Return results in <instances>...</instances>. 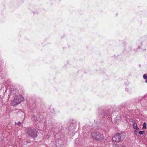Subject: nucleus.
<instances>
[{
	"label": "nucleus",
	"mask_w": 147,
	"mask_h": 147,
	"mask_svg": "<svg viewBox=\"0 0 147 147\" xmlns=\"http://www.w3.org/2000/svg\"><path fill=\"white\" fill-rule=\"evenodd\" d=\"M126 134L124 132H121L120 133H117L115 134L112 138V140L115 142H119L123 140Z\"/></svg>",
	"instance_id": "nucleus-1"
},
{
	"label": "nucleus",
	"mask_w": 147,
	"mask_h": 147,
	"mask_svg": "<svg viewBox=\"0 0 147 147\" xmlns=\"http://www.w3.org/2000/svg\"><path fill=\"white\" fill-rule=\"evenodd\" d=\"M91 136L92 139L94 140L102 141L104 138L103 135L98 132H92Z\"/></svg>",
	"instance_id": "nucleus-2"
},
{
	"label": "nucleus",
	"mask_w": 147,
	"mask_h": 147,
	"mask_svg": "<svg viewBox=\"0 0 147 147\" xmlns=\"http://www.w3.org/2000/svg\"><path fill=\"white\" fill-rule=\"evenodd\" d=\"M26 132L28 135L33 138H35L37 136V131L35 129L27 128L26 129Z\"/></svg>",
	"instance_id": "nucleus-3"
},
{
	"label": "nucleus",
	"mask_w": 147,
	"mask_h": 147,
	"mask_svg": "<svg viewBox=\"0 0 147 147\" xmlns=\"http://www.w3.org/2000/svg\"><path fill=\"white\" fill-rule=\"evenodd\" d=\"M24 100V97L20 95L16 99L11 101V104H12V105L13 106H16L23 101Z\"/></svg>",
	"instance_id": "nucleus-4"
},
{
	"label": "nucleus",
	"mask_w": 147,
	"mask_h": 147,
	"mask_svg": "<svg viewBox=\"0 0 147 147\" xmlns=\"http://www.w3.org/2000/svg\"><path fill=\"white\" fill-rule=\"evenodd\" d=\"M111 147H125L123 145H121L119 146V145L118 144H112V146Z\"/></svg>",
	"instance_id": "nucleus-5"
},
{
	"label": "nucleus",
	"mask_w": 147,
	"mask_h": 147,
	"mask_svg": "<svg viewBox=\"0 0 147 147\" xmlns=\"http://www.w3.org/2000/svg\"><path fill=\"white\" fill-rule=\"evenodd\" d=\"M133 128L136 129V130L138 131L139 130V128L138 127L137 125V123H135L133 125Z\"/></svg>",
	"instance_id": "nucleus-6"
},
{
	"label": "nucleus",
	"mask_w": 147,
	"mask_h": 147,
	"mask_svg": "<svg viewBox=\"0 0 147 147\" xmlns=\"http://www.w3.org/2000/svg\"><path fill=\"white\" fill-rule=\"evenodd\" d=\"M146 122H144L143 124L142 129H146Z\"/></svg>",
	"instance_id": "nucleus-7"
},
{
	"label": "nucleus",
	"mask_w": 147,
	"mask_h": 147,
	"mask_svg": "<svg viewBox=\"0 0 147 147\" xmlns=\"http://www.w3.org/2000/svg\"><path fill=\"white\" fill-rule=\"evenodd\" d=\"M144 131H139L138 132L139 134H140L142 135L144 134Z\"/></svg>",
	"instance_id": "nucleus-8"
},
{
	"label": "nucleus",
	"mask_w": 147,
	"mask_h": 147,
	"mask_svg": "<svg viewBox=\"0 0 147 147\" xmlns=\"http://www.w3.org/2000/svg\"><path fill=\"white\" fill-rule=\"evenodd\" d=\"M143 77L144 79H147V75L146 74H144L143 75Z\"/></svg>",
	"instance_id": "nucleus-9"
},
{
	"label": "nucleus",
	"mask_w": 147,
	"mask_h": 147,
	"mask_svg": "<svg viewBox=\"0 0 147 147\" xmlns=\"http://www.w3.org/2000/svg\"><path fill=\"white\" fill-rule=\"evenodd\" d=\"M138 131L137 130H135L134 131V134L135 135H137L138 133Z\"/></svg>",
	"instance_id": "nucleus-10"
},
{
	"label": "nucleus",
	"mask_w": 147,
	"mask_h": 147,
	"mask_svg": "<svg viewBox=\"0 0 147 147\" xmlns=\"http://www.w3.org/2000/svg\"><path fill=\"white\" fill-rule=\"evenodd\" d=\"M146 82L147 83V79L146 80Z\"/></svg>",
	"instance_id": "nucleus-11"
},
{
	"label": "nucleus",
	"mask_w": 147,
	"mask_h": 147,
	"mask_svg": "<svg viewBox=\"0 0 147 147\" xmlns=\"http://www.w3.org/2000/svg\"><path fill=\"white\" fill-rule=\"evenodd\" d=\"M18 123H19V124H20V122H18Z\"/></svg>",
	"instance_id": "nucleus-12"
}]
</instances>
